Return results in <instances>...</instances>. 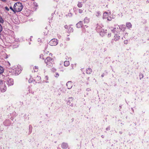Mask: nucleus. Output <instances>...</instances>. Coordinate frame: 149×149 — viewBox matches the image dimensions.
I'll list each match as a JSON object with an SVG mask.
<instances>
[{
    "mask_svg": "<svg viewBox=\"0 0 149 149\" xmlns=\"http://www.w3.org/2000/svg\"><path fill=\"white\" fill-rule=\"evenodd\" d=\"M58 149H61V148H58Z\"/></svg>",
    "mask_w": 149,
    "mask_h": 149,
    "instance_id": "obj_47",
    "label": "nucleus"
},
{
    "mask_svg": "<svg viewBox=\"0 0 149 149\" xmlns=\"http://www.w3.org/2000/svg\"><path fill=\"white\" fill-rule=\"evenodd\" d=\"M2 30V27L1 25L0 24V32H1Z\"/></svg>",
    "mask_w": 149,
    "mask_h": 149,
    "instance_id": "obj_29",
    "label": "nucleus"
},
{
    "mask_svg": "<svg viewBox=\"0 0 149 149\" xmlns=\"http://www.w3.org/2000/svg\"><path fill=\"white\" fill-rule=\"evenodd\" d=\"M61 147L63 149H66L67 148L68 145L67 143H63L61 145Z\"/></svg>",
    "mask_w": 149,
    "mask_h": 149,
    "instance_id": "obj_14",
    "label": "nucleus"
},
{
    "mask_svg": "<svg viewBox=\"0 0 149 149\" xmlns=\"http://www.w3.org/2000/svg\"><path fill=\"white\" fill-rule=\"evenodd\" d=\"M107 20L109 21H110L112 19V17H111L110 16H109L107 18Z\"/></svg>",
    "mask_w": 149,
    "mask_h": 149,
    "instance_id": "obj_25",
    "label": "nucleus"
},
{
    "mask_svg": "<svg viewBox=\"0 0 149 149\" xmlns=\"http://www.w3.org/2000/svg\"><path fill=\"white\" fill-rule=\"evenodd\" d=\"M83 5L82 3L81 2H79L77 4V6L79 8H81L82 7Z\"/></svg>",
    "mask_w": 149,
    "mask_h": 149,
    "instance_id": "obj_20",
    "label": "nucleus"
},
{
    "mask_svg": "<svg viewBox=\"0 0 149 149\" xmlns=\"http://www.w3.org/2000/svg\"><path fill=\"white\" fill-rule=\"evenodd\" d=\"M4 22L3 20L2 17L0 16V22L1 23H3Z\"/></svg>",
    "mask_w": 149,
    "mask_h": 149,
    "instance_id": "obj_22",
    "label": "nucleus"
},
{
    "mask_svg": "<svg viewBox=\"0 0 149 149\" xmlns=\"http://www.w3.org/2000/svg\"><path fill=\"white\" fill-rule=\"evenodd\" d=\"M66 86H67L68 89H70L72 86V84L70 81H68L66 83Z\"/></svg>",
    "mask_w": 149,
    "mask_h": 149,
    "instance_id": "obj_9",
    "label": "nucleus"
},
{
    "mask_svg": "<svg viewBox=\"0 0 149 149\" xmlns=\"http://www.w3.org/2000/svg\"><path fill=\"white\" fill-rule=\"evenodd\" d=\"M8 70L9 72L11 73L13 75H15V70L14 69V67H13V68H9Z\"/></svg>",
    "mask_w": 149,
    "mask_h": 149,
    "instance_id": "obj_12",
    "label": "nucleus"
},
{
    "mask_svg": "<svg viewBox=\"0 0 149 149\" xmlns=\"http://www.w3.org/2000/svg\"><path fill=\"white\" fill-rule=\"evenodd\" d=\"M30 79H29V82H30Z\"/></svg>",
    "mask_w": 149,
    "mask_h": 149,
    "instance_id": "obj_46",
    "label": "nucleus"
},
{
    "mask_svg": "<svg viewBox=\"0 0 149 149\" xmlns=\"http://www.w3.org/2000/svg\"><path fill=\"white\" fill-rule=\"evenodd\" d=\"M8 63L9 65H10V63L8 62Z\"/></svg>",
    "mask_w": 149,
    "mask_h": 149,
    "instance_id": "obj_43",
    "label": "nucleus"
},
{
    "mask_svg": "<svg viewBox=\"0 0 149 149\" xmlns=\"http://www.w3.org/2000/svg\"><path fill=\"white\" fill-rule=\"evenodd\" d=\"M45 82H46V83H48V82H49V81H45Z\"/></svg>",
    "mask_w": 149,
    "mask_h": 149,
    "instance_id": "obj_44",
    "label": "nucleus"
},
{
    "mask_svg": "<svg viewBox=\"0 0 149 149\" xmlns=\"http://www.w3.org/2000/svg\"><path fill=\"white\" fill-rule=\"evenodd\" d=\"M0 89L1 92H5L6 90V87L4 81L0 80Z\"/></svg>",
    "mask_w": 149,
    "mask_h": 149,
    "instance_id": "obj_3",
    "label": "nucleus"
},
{
    "mask_svg": "<svg viewBox=\"0 0 149 149\" xmlns=\"http://www.w3.org/2000/svg\"><path fill=\"white\" fill-rule=\"evenodd\" d=\"M111 14L110 12L109 13L107 12L104 13L103 14V18L104 19L107 18Z\"/></svg>",
    "mask_w": 149,
    "mask_h": 149,
    "instance_id": "obj_8",
    "label": "nucleus"
},
{
    "mask_svg": "<svg viewBox=\"0 0 149 149\" xmlns=\"http://www.w3.org/2000/svg\"><path fill=\"white\" fill-rule=\"evenodd\" d=\"M92 72V69L90 68H88L86 69V73L88 74H90Z\"/></svg>",
    "mask_w": 149,
    "mask_h": 149,
    "instance_id": "obj_15",
    "label": "nucleus"
},
{
    "mask_svg": "<svg viewBox=\"0 0 149 149\" xmlns=\"http://www.w3.org/2000/svg\"><path fill=\"white\" fill-rule=\"evenodd\" d=\"M76 25L77 27L78 28L81 27L83 25L82 22L81 21H79V22L76 24Z\"/></svg>",
    "mask_w": 149,
    "mask_h": 149,
    "instance_id": "obj_13",
    "label": "nucleus"
},
{
    "mask_svg": "<svg viewBox=\"0 0 149 149\" xmlns=\"http://www.w3.org/2000/svg\"><path fill=\"white\" fill-rule=\"evenodd\" d=\"M28 91H29V93H33V92H31V90H30V88L29 87H28Z\"/></svg>",
    "mask_w": 149,
    "mask_h": 149,
    "instance_id": "obj_28",
    "label": "nucleus"
},
{
    "mask_svg": "<svg viewBox=\"0 0 149 149\" xmlns=\"http://www.w3.org/2000/svg\"><path fill=\"white\" fill-rule=\"evenodd\" d=\"M111 31L114 33L120 32L119 25L117 24H115L113 27V29L111 30Z\"/></svg>",
    "mask_w": 149,
    "mask_h": 149,
    "instance_id": "obj_5",
    "label": "nucleus"
},
{
    "mask_svg": "<svg viewBox=\"0 0 149 149\" xmlns=\"http://www.w3.org/2000/svg\"><path fill=\"white\" fill-rule=\"evenodd\" d=\"M68 31L69 32H72L73 31V29L72 28H71V27H69L68 29Z\"/></svg>",
    "mask_w": 149,
    "mask_h": 149,
    "instance_id": "obj_24",
    "label": "nucleus"
},
{
    "mask_svg": "<svg viewBox=\"0 0 149 149\" xmlns=\"http://www.w3.org/2000/svg\"><path fill=\"white\" fill-rule=\"evenodd\" d=\"M70 64L69 62L68 61H65L64 62V65L65 66H68Z\"/></svg>",
    "mask_w": 149,
    "mask_h": 149,
    "instance_id": "obj_18",
    "label": "nucleus"
},
{
    "mask_svg": "<svg viewBox=\"0 0 149 149\" xmlns=\"http://www.w3.org/2000/svg\"><path fill=\"white\" fill-rule=\"evenodd\" d=\"M33 69H34L35 72H36L38 71V67L35 66L34 67Z\"/></svg>",
    "mask_w": 149,
    "mask_h": 149,
    "instance_id": "obj_23",
    "label": "nucleus"
},
{
    "mask_svg": "<svg viewBox=\"0 0 149 149\" xmlns=\"http://www.w3.org/2000/svg\"><path fill=\"white\" fill-rule=\"evenodd\" d=\"M3 68L0 66V74L3 73Z\"/></svg>",
    "mask_w": 149,
    "mask_h": 149,
    "instance_id": "obj_21",
    "label": "nucleus"
},
{
    "mask_svg": "<svg viewBox=\"0 0 149 149\" xmlns=\"http://www.w3.org/2000/svg\"><path fill=\"white\" fill-rule=\"evenodd\" d=\"M45 79L47 80H48V77L47 76H46L45 77Z\"/></svg>",
    "mask_w": 149,
    "mask_h": 149,
    "instance_id": "obj_32",
    "label": "nucleus"
},
{
    "mask_svg": "<svg viewBox=\"0 0 149 149\" xmlns=\"http://www.w3.org/2000/svg\"><path fill=\"white\" fill-rule=\"evenodd\" d=\"M64 28L66 29H68V26L67 25H65L64 26Z\"/></svg>",
    "mask_w": 149,
    "mask_h": 149,
    "instance_id": "obj_35",
    "label": "nucleus"
},
{
    "mask_svg": "<svg viewBox=\"0 0 149 149\" xmlns=\"http://www.w3.org/2000/svg\"><path fill=\"white\" fill-rule=\"evenodd\" d=\"M7 84L8 86H11L13 85V79H8L7 81Z\"/></svg>",
    "mask_w": 149,
    "mask_h": 149,
    "instance_id": "obj_7",
    "label": "nucleus"
},
{
    "mask_svg": "<svg viewBox=\"0 0 149 149\" xmlns=\"http://www.w3.org/2000/svg\"><path fill=\"white\" fill-rule=\"evenodd\" d=\"M5 9L8 11L9 10V9L7 7H5Z\"/></svg>",
    "mask_w": 149,
    "mask_h": 149,
    "instance_id": "obj_36",
    "label": "nucleus"
},
{
    "mask_svg": "<svg viewBox=\"0 0 149 149\" xmlns=\"http://www.w3.org/2000/svg\"><path fill=\"white\" fill-rule=\"evenodd\" d=\"M13 8L15 12H20L23 8V5L21 3L17 2L14 4Z\"/></svg>",
    "mask_w": 149,
    "mask_h": 149,
    "instance_id": "obj_1",
    "label": "nucleus"
},
{
    "mask_svg": "<svg viewBox=\"0 0 149 149\" xmlns=\"http://www.w3.org/2000/svg\"><path fill=\"white\" fill-rule=\"evenodd\" d=\"M97 15H96V16H99L100 15V13L99 12H97Z\"/></svg>",
    "mask_w": 149,
    "mask_h": 149,
    "instance_id": "obj_34",
    "label": "nucleus"
},
{
    "mask_svg": "<svg viewBox=\"0 0 149 149\" xmlns=\"http://www.w3.org/2000/svg\"><path fill=\"white\" fill-rule=\"evenodd\" d=\"M78 12L79 13H81L83 12V10L82 9H79L78 10Z\"/></svg>",
    "mask_w": 149,
    "mask_h": 149,
    "instance_id": "obj_26",
    "label": "nucleus"
},
{
    "mask_svg": "<svg viewBox=\"0 0 149 149\" xmlns=\"http://www.w3.org/2000/svg\"><path fill=\"white\" fill-rule=\"evenodd\" d=\"M89 77L88 78V79H89Z\"/></svg>",
    "mask_w": 149,
    "mask_h": 149,
    "instance_id": "obj_48",
    "label": "nucleus"
},
{
    "mask_svg": "<svg viewBox=\"0 0 149 149\" xmlns=\"http://www.w3.org/2000/svg\"><path fill=\"white\" fill-rule=\"evenodd\" d=\"M15 75H18L21 72V69L18 66L14 67Z\"/></svg>",
    "mask_w": 149,
    "mask_h": 149,
    "instance_id": "obj_6",
    "label": "nucleus"
},
{
    "mask_svg": "<svg viewBox=\"0 0 149 149\" xmlns=\"http://www.w3.org/2000/svg\"><path fill=\"white\" fill-rule=\"evenodd\" d=\"M5 55H6V57H5L4 58H8V55H7L6 54Z\"/></svg>",
    "mask_w": 149,
    "mask_h": 149,
    "instance_id": "obj_33",
    "label": "nucleus"
},
{
    "mask_svg": "<svg viewBox=\"0 0 149 149\" xmlns=\"http://www.w3.org/2000/svg\"><path fill=\"white\" fill-rule=\"evenodd\" d=\"M58 40L54 38L52 39L49 42V44L51 46H55L58 44Z\"/></svg>",
    "mask_w": 149,
    "mask_h": 149,
    "instance_id": "obj_4",
    "label": "nucleus"
},
{
    "mask_svg": "<svg viewBox=\"0 0 149 149\" xmlns=\"http://www.w3.org/2000/svg\"><path fill=\"white\" fill-rule=\"evenodd\" d=\"M41 77L38 76H37L34 81L36 83H39L41 81Z\"/></svg>",
    "mask_w": 149,
    "mask_h": 149,
    "instance_id": "obj_10",
    "label": "nucleus"
},
{
    "mask_svg": "<svg viewBox=\"0 0 149 149\" xmlns=\"http://www.w3.org/2000/svg\"><path fill=\"white\" fill-rule=\"evenodd\" d=\"M124 43L125 44H127L128 43V40H125L124 41Z\"/></svg>",
    "mask_w": 149,
    "mask_h": 149,
    "instance_id": "obj_27",
    "label": "nucleus"
},
{
    "mask_svg": "<svg viewBox=\"0 0 149 149\" xmlns=\"http://www.w3.org/2000/svg\"><path fill=\"white\" fill-rule=\"evenodd\" d=\"M1 0L3 2H6V0Z\"/></svg>",
    "mask_w": 149,
    "mask_h": 149,
    "instance_id": "obj_41",
    "label": "nucleus"
},
{
    "mask_svg": "<svg viewBox=\"0 0 149 149\" xmlns=\"http://www.w3.org/2000/svg\"><path fill=\"white\" fill-rule=\"evenodd\" d=\"M10 9H11L13 11L15 12V11H14V9L12 7H10Z\"/></svg>",
    "mask_w": 149,
    "mask_h": 149,
    "instance_id": "obj_31",
    "label": "nucleus"
},
{
    "mask_svg": "<svg viewBox=\"0 0 149 149\" xmlns=\"http://www.w3.org/2000/svg\"><path fill=\"white\" fill-rule=\"evenodd\" d=\"M52 70L54 71H56V69H55V68H52Z\"/></svg>",
    "mask_w": 149,
    "mask_h": 149,
    "instance_id": "obj_39",
    "label": "nucleus"
},
{
    "mask_svg": "<svg viewBox=\"0 0 149 149\" xmlns=\"http://www.w3.org/2000/svg\"><path fill=\"white\" fill-rule=\"evenodd\" d=\"M127 27L129 29L132 27V25L130 23L127 22L126 24Z\"/></svg>",
    "mask_w": 149,
    "mask_h": 149,
    "instance_id": "obj_19",
    "label": "nucleus"
},
{
    "mask_svg": "<svg viewBox=\"0 0 149 149\" xmlns=\"http://www.w3.org/2000/svg\"><path fill=\"white\" fill-rule=\"evenodd\" d=\"M84 23H88L90 22V19L87 17H86L84 20Z\"/></svg>",
    "mask_w": 149,
    "mask_h": 149,
    "instance_id": "obj_17",
    "label": "nucleus"
},
{
    "mask_svg": "<svg viewBox=\"0 0 149 149\" xmlns=\"http://www.w3.org/2000/svg\"><path fill=\"white\" fill-rule=\"evenodd\" d=\"M100 27V26H97V29H98V28H99Z\"/></svg>",
    "mask_w": 149,
    "mask_h": 149,
    "instance_id": "obj_45",
    "label": "nucleus"
},
{
    "mask_svg": "<svg viewBox=\"0 0 149 149\" xmlns=\"http://www.w3.org/2000/svg\"><path fill=\"white\" fill-rule=\"evenodd\" d=\"M43 55H41L40 56V58H41V57H42V56H43Z\"/></svg>",
    "mask_w": 149,
    "mask_h": 149,
    "instance_id": "obj_42",
    "label": "nucleus"
},
{
    "mask_svg": "<svg viewBox=\"0 0 149 149\" xmlns=\"http://www.w3.org/2000/svg\"><path fill=\"white\" fill-rule=\"evenodd\" d=\"M119 27L120 32L121 31H124L125 29V26L124 25H122L119 26Z\"/></svg>",
    "mask_w": 149,
    "mask_h": 149,
    "instance_id": "obj_11",
    "label": "nucleus"
},
{
    "mask_svg": "<svg viewBox=\"0 0 149 149\" xmlns=\"http://www.w3.org/2000/svg\"><path fill=\"white\" fill-rule=\"evenodd\" d=\"M139 76L140 77H141V78H140V79H141V78H143V74H140Z\"/></svg>",
    "mask_w": 149,
    "mask_h": 149,
    "instance_id": "obj_30",
    "label": "nucleus"
},
{
    "mask_svg": "<svg viewBox=\"0 0 149 149\" xmlns=\"http://www.w3.org/2000/svg\"><path fill=\"white\" fill-rule=\"evenodd\" d=\"M53 62V59L50 57H47L45 60V62L48 67L52 66Z\"/></svg>",
    "mask_w": 149,
    "mask_h": 149,
    "instance_id": "obj_2",
    "label": "nucleus"
},
{
    "mask_svg": "<svg viewBox=\"0 0 149 149\" xmlns=\"http://www.w3.org/2000/svg\"><path fill=\"white\" fill-rule=\"evenodd\" d=\"M56 75L55 76V77H58L59 75L58 73H56Z\"/></svg>",
    "mask_w": 149,
    "mask_h": 149,
    "instance_id": "obj_37",
    "label": "nucleus"
},
{
    "mask_svg": "<svg viewBox=\"0 0 149 149\" xmlns=\"http://www.w3.org/2000/svg\"><path fill=\"white\" fill-rule=\"evenodd\" d=\"M104 73H103L101 75V76L102 77H104Z\"/></svg>",
    "mask_w": 149,
    "mask_h": 149,
    "instance_id": "obj_40",
    "label": "nucleus"
},
{
    "mask_svg": "<svg viewBox=\"0 0 149 149\" xmlns=\"http://www.w3.org/2000/svg\"><path fill=\"white\" fill-rule=\"evenodd\" d=\"M114 40L115 41H117V40H118L120 39V37L117 34H115L114 36Z\"/></svg>",
    "mask_w": 149,
    "mask_h": 149,
    "instance_id": "obj_16",
    "label": "nucleus"
},
{
    "mask_svg": "<svg viewBox=\"0 0 149 149\" xmlns=\"http://www.w3.org/2000/svg\"><path fill=\"white\" fill-rule=\"evenodd\" d=\"M111 33H109L108 34V37H111Z\"/></svg>",
    "mask_w": 149,
    "mask_h": 149,
    "instance_id": "obj_38",
    "label": "nucleus"
}]
</instances>
